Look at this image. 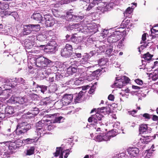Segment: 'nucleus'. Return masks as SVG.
<instances>
[{"label": "nucleus", "mask_w": 158, "mask_h": 158, "mask_svg": "<svg viewBox=\"0 0 158 158\" xmlns=\"http://www.w3.org/2000/svg\"><path fill=\"white\" fill-rule=\"evenodd\" d=\"M98 110L97 112L95 114L91 115L89 118L88 121L89 123H94L99 126V125H103V124L102 123V121L104 118V116L101 114V113H105V114H108L110 112L109 109L105 107L98 108Z\"/></svg>", "instance_id": "nucleus-1"}, {"label": "nucleus", "mask_w": 158, "mask_h": 158, "mask_svg": "<svg viewBox=\"0 0 158 158\" xmlns=\"http://www.w3.org/2000/svg\"><path fill=\"white\" fill-rule=\"evenodd\" d=\"M31 127V125L26 122L19 123L17 125L16 129L14 132L16 135L15 136H21L23 135L29 130Z\"/></svg>", "instance_id": "nucleus-2"}, {"label": "nucleus", "mask_w": 158, "mask_h": 158, "mask_svg": "<svg viewBox=\"0 0 158 158\" xmlns=\"http://www.w3.org/2000/svg\"><path fill=\"white\" fill-rule=\"evenodd\" d=\"M23 32L24 35H27L30 34L32 30H38L40 29V26L39 24H28L23 26Z\"/></svg>", "instance_id": "nucleus-3"}, {"label": "nucleus", "mask_w": 158, "mask_h": 158, "mask_svg": "<svg viewBox=\"0 0 158 158\" xmlns=\"http://www.w3.org/2000/svg\"><path fill=\"white\" fill-rule=\"evenodd\" d=\"M73 47L71 45L67 44L65 47L61 51V56L65 57H69L72 55Z\"/></svg>", "instance_id": "nucleus-4"}, {"label": "nucleus", "mask_w": 158, "mask_h": 158, "mask_svg": "<svg viewBox=\"0 0 158 158\" xmlns=\"http://www.w3.org/2000/svg\"><path fill=\"white\" fill-rule=\"evenodd\" d=\"M42 121L39 122L36 125V129L35 131V133L37 134L38 136H39V137L42 136L44 134H48L46 132V129H45L44 127H42L43 123H42Z\"/></svg>", "instance_id": "nucleus-5"}, {"label": "nucleus", "mask_w": 158, "mask_h": 158, "mask_svg": "<svg viewBox=\"0 0 158 158\" xmlns=\"http://www.w3.org/2000/svg\"><path fill=\"white\" fill-rule=\"evenodd\" d=\"M69 149L63 151V149L62 148H57L56 152L54 153V155L55 156H57L59 155V158H63V155L64 154H65L64 157L67 158L69 154Z\"/></svg>", "instance_id": "nucleus-6"}, {"label": "nucleus", "mask_w": 158, "mask_h": 158, "mask_svg": "<svg viewBox=\"0 0 158 158\" xmlns=\"http://www.w3.org/2000/svg\"><path fill=\"white\" fill-rule=\"evenodd\" d=\"M122 37V35L121 34H119L118 32H115L108 37L107 41L110 43L115 42L121 39Z\"/></svg>", "instance_id": "nucleus-7"}, {"label": "nucleus", "mask_w": 158, "mask_h": 158, "mask_svg": "<svg viewBox=\"0 0 158 158\" xmlns=\"http://www.w3.org/2000/svg\"><path fill=\"white\" fill-rule=\"evenodd\" d=\"M44 19L45 20V24L47 27H51L55 23L56 21L54 19L49 15H44Z\"/></svg>", "instance_id": "nucleus-8"}, {"label": "nucleus", "mask_w": 158, "mask_h": 158, "mask_svg": "<svg viewBox=\"0 0 158 158\" xmlns=\"http://www.w3.org/2000/svg\"><path fill=\"white\" fill-rule=\"evenodd\" d=\"M73 99V95L71 94H64L61 100L64 102V105H67L70 103Z\"/></svg>", "instance_id": "nucleus-9"}, {"label": "nucleus", "mask_w": 158, "mask_h": 158, "mask_svg": "<svg viewBox=\"0 0 158 158\" xmlns=\"http://www.w3.org/2000/svg\"><path fill=\"white\" fill-rule=\"evenodd\" d=\"M87 54H85L83 56L81 60L79 62L75 61L74 62V64H75L77 66H79L80 65H84L88 63V60L89 58Z\"/></svg>", "instance_id": "nucleus-10"}, {"label": "nucleus", "mask_w": 158, "mask_h": 158, "mask_svg": "<svg viewBox=\"0 0 158 158\" xmlns=\"http://www.w3.org/2000/svg\"><path fill=\"white\" fill-rule=\"evenodd\" d=\"M152 56L153 55H151L148 52L147 53L144 54L143 56V58L145 60H142V66H143V67H141V66H142L140 65L139 66V69H145V64H143V62H145V61H149L150 60H151Z\"/></svg>", "instance_id": "nucleus-11"}, {"label": "nucleus", "mask_w": 158, "mask_h": 158, "mask_svg": "<svg viewBox=\"0 0 158 158\" xmlns=\"http://www.w3.org/2000/svg\"><path fill=\"white\" fill-rule=\"evenodd\" d=\"M38 60V62L44 61V64H42V66H44V68L48 66H50L52 64V61L42 56H41V58Z\"/></svg>", "instance_id": "nucleus-12"}, {"label": "nucleus", "mask_w": 158, "mask_h": 158, "mask_svg": "<svg viewBox=\"0 0 158 158\" xmlns=\"http://www.w3.org/2000/svg\"><path fill=\"white\" fill-rule=\"evenodd\" d=\"M71 28H73L72 30H73L75 31L83 32L85 31L83 27L81 24L79 23L73 25Z\"/></svg>", "instance_id": "nucleus-13"}, {"label": "nucleus", "mask_w": 158, "mask_h": 158, "mask_svg": "<svg viewBox=\"0 0 158 158\" xmlns=\"http://www.w3.org/2000/svg\"><path fill=\"white\" fill-rule=\"evenodd\" d=\"M127 152L131 156L134 157L137 156L139 150L137 148H129L127 150Z\"/></svg>", "instance_id": "nucleus-14"}, {"label": "nucleus", "mask_w": 158, "mask_h": 158, "mask_svg": "<svg viewBox=\"0 0 158 158\" xmlns=\"http://www.w3.org/2000/svg\"><path fill=\"white\" fill-rule=\"evenodd\" d=\"M106 47H107V49L106 51V53L108 55H109L113 50V46L112 44H110L108 45H104L100 46L98 47H97L98 48H100V49H105Z\"/></svg>", "instance_id": "nucleus-15"}, {"label": "nucleus", "mask_w": 158, "mask_h": 158, "mask_svg": "<svg viewBox=\"0 0 158 158\" xmlns=\"http://www.w3.org/2000/svg\"><path fill=\"white\" fill-rule=\"evenodd\" d=\"M58 114H52L51 116V117H53V118H54L53 120H52L51 123H60L63 122L64 119V118L62 116L57 117V115Z\"/></svg>", "instance_id": "nucleus-16"}, {"label": "nucleus", "mask_w": 158, "mask_h": 158, "mask_svg": "<svg viewBox=\"0 0 158 158\" xmlns=\"http://www.w3.org/2000/svg\"><path fill=\"white\" fill-rule=\"evenodd\" d=\"M122 80L121 78L116 77V80L114 85L117 88H120L123 86L125 85V83L122 81Z\"/></svg>", "instance_id": "nucleus-17"}, {"label": "nucleus", "mask_w": 158, "mask_h": 158, "mask_svg": "<svg viewBox=\"0 0 158 158\" xmlns=\"http://www.w3.org/2000/svg\"><path fill=\"white\" fill-rule=\"evenodd\" d=\"M31 18L40 22L41 21L44 20V18L42 17V15L39 13H34L31 16Z\"/></svg>", "instance_id": "nucleus-18"}, {"label": "nucleus", "mask_w": 158, "mask_h": 158, "mask_svg": "<svg viewBox=\"0 0 158 158\" xmlns=\"http://www.w3.org/2000/svg\"><path fill=\"white\" fill-rule=\"evenodd\" d=\"M5 112L6 116H9V115L12 114L14 113V110L12 107L8 106L6 107Z\"/></svg>", "instance_id": "nucleus-19"}, {"label": "nucleus", "mask_w": 158, "mask_h": 158, "mask_svg": "<svg viewBox=\"0 0 158 158\" xmlns=\"http://www.w3.org/2000/svg\"><path fill=\"white\" fill-rule=\"evenodd\" d=\"M84 17V14L81 15L80 14L77 15H74L73 19V21L75 22H79L82 20Z\"/></svg>", "instance_id": "nucleus-20"}, {"label": "nucleus", "mask_w": 158, "mask_h": 158, "mask_svg": "<svg viewBox=\"0 0 158 158\" xmlns=\"http://www.w3.org/2000/svg\"><path fill=\"white\" fill-rule=\"evenodd\" d=\"M0 82H2V83H9V86H11V87H14V85H13L12 82L13 81H13L12 79H7L6 78H2L0 77Z\"/></svg>", "instance_id": "nucleus-21"}, {"label": "nucleus", "mask_w": 158, "mask_h": 158, "mask_svg": "<svg viewBox=\"0 0 158 158\" xmlns=\"http://www.w3.org/2000/svg\"><path fill=\"white\" fill-rule=\"evenodd\" d=\"M81 37H77L74 35H73L70 38V41L76 43H80L82 40Z\"/></svg>", "instance_id": "nucleus-22"}, {"label": "nucleus", "mask_w": 158, "mask_h": 158, "mask_svg": "<svg viewBox=\"0 0 158 158\" xmlns=\"http://www.w3.org/2000/svg\"><path fill=\"white\" fill-rule=\"evenodd\" d=\"M147 125L145 124H142L140 126L139 130L140 134L146 133L148 131Z\"/></svg>", "instance_id": "nucleus-23"}, {"label": "nucleus", "mask_w": 158, "mask_h": 158, "mask_svg": "<svg viewBox=\"0 0 158 158\" xmlns=\"http://www.w3.org/2000/svg\"><path fill=\"white\" fill-rule=\"evenodd\" d=\"M35 87L37 88L38 91H41L43 94L47 91V87L45 85H37Z\"/></svg>", "instance_id": "nucleus-24"}, {"label": "nucleus", "mask_w": 158, "mask_h": 158, "mask_svg": "<svg viewBox=\"0 0 158 158\" xmlns=\"http://www.w3.org/2000/svg\"><path fill=\"white\" fill-rule=\"evenodd\" d=\"M25 98L24 97H15L14 98V100L16 103L20 104H22L25 102Z\"/></svg>", "instance_id": "nucleus-25"}, {"label": "nucleus", "mask_w": 158, "mask_h": 158, "mask_svg": "<svg viewBox=\"0 0 158 158\" xmlns=\"http://www.w3.org/2000/svg\"><path fill=\"white\" fill-rule=\"evenodd\" d=\"M35 148L34 146H31L28 147L26 151V155H31L34 153Z\"/></svg>", "instance_id": "nucleus-26"}, {"label": "nucleus", "mask_w": 158, "mask_h": 158, "mask_svg": "<svg viewBox=\"0 0 158 158\" xmlns=\"http://www.w3.org/2000/svg\"><path fill=\"white\" fill-rule=\"evenodd\" d=\"M133 5L131 7H129L126 10L125 12L126 14H131L133 10V9L136 6L137 3H131Z\"/></svg>", "instance_id": "nucleus-27"}, {"label": "nucleus", "mask_w": 158, "mask_h": 158, "mask_svg": "<svg viewBox=\"0 0 158 158\" xmlns=\"http://www.w3.org/2000/svg\"><path fill=\"white\" fill-rule=\"evenodd\" d=\"M54 105L55 107L57 109H60L63 106H65L64 102L61 100L60 101H58L56 102Z\"/></svg>", "instance_id": "nucleus-28"}, {"label": "nucleus", "mask_w": 158, "mask_h": 158, "mask_svg": "<svg viewBox=\"0 0 158 158\" xmlns=\"http://www.w3.org/2000/svg\"><path fill=\"white\" fill-rule=\"evenodd\" d=\"M57 90L56 85L55 84L50 85L49 86V90L50 92H54Z\"/></svg>", "instance_id": "nucleus-29"}, {"label": "nucleus", "mask_w": 158, "mask_h": 158, "mask_svg": "<svg viewBox=\"0 0 158 158\" xmlns=\"http://www.w3.org/2000/svg\"><path fill=\"white\" fill-rule=\"evenodd\" d=\"M36 137H35L34 139L27 138L25 139H23L22 142L24 143L25 144H28L33 143L35 141V139Z\"/></svg>", "instance_id": "nucleus-30"}, {"label": "nucleus", "mask_w": 158, "mask_h": 158, "mask_svg": "<svg viewBox=\"0 0 158 158\" xmlns=\"http://www.w3.org/2000/svg\"><path fill=\"white\" fill-rule=\"evenodd\" d=\"M154 151V150L153 149L151 150V149L146 150L145 153H147V154L145 158H152V152Z\"/></svg>", "instance_id": "nucleus-31"}, {"label": "nucleus", "mask_w": 158, "mask_h": 158, "mask_svg": "<svg viewBox=\"0 0 158 158\" xmlns=\"http://www.w3.org/2000/svg\"><path fill=\"white\" fill-rule=\"evenodd\" d=\"M94 6V4L92 2L89 5H86L83 6V8L85 10L89 11L91 10Z\"/></svg>", "instance_id": "nucleus-32"}, {"label": "nucleus", "mask_w": 158, "mask_h": 158, "mask_svg": "<svg viewBox=\"0 0 158 158\" xmlns=\"http://www.w3.org/2000/svg\"><path fill=\"white\" fill-rule=\"evenodd\" d=\"M74 15L72 14L71 12L67 13L65 19L67 20L73 21Z\"/></svg>", "instance_id": "nucleus-33"}, {"label": "nucleus", "mask_w": 158, "mask_h": 158, "mask_svg": "<svg viewBox=\"0 0 158 158\" xmlns=\"http://www.w3.org/2000/svg\"><path fill=\"white\" fill-rule=\"evenodd\" d=\"M103 134L102 133H100L99 134L97 135L95 138V140L98 142H101L103 141Z\"/></svg>", "instance_id": "nucleus-34"}, {"label": "nucleus", "mask_w": 158, "mask_h": 158, "mask_svg": "<svg viewBox=\"0 0 158 158\" xmlns=\"http://www.w3.org/2000/svg\"><path fill=\"white\" fill-rule=\"evenodd\" d=\"M84 92L83 91H80L78 94L77 95L76 97L75 100L76 102H78V101L81 100V98L83 95Z\"/></svg>", "instance_id": "nucleus-35"}, {"label": "nucleus", "mask_w": 158, "mask_h": 158, "mask_svg": "<svg viewBox=\"0 0 158 158\" xmlns=\"http://www.w3.org/2000/svg\"><path fill=\"white\" fill-rule=\"evenodd\" d=\"M74 85H79L83 83V79L80 78H76L74 79Z\"/></svg>", "instance_id": "nucleus-36"}, {"label": "nucleus", "mask_w": 158, "mask_h": 158, "mask_svg": "<svg viewBox=\"0 0 158 158\" xmlns=\"http://www.w3.org/2000/svg\"><path fill=\"white\" fill-rule=\"evenodd\" d=\"M74 82V79H71L70 80L67 82L66 84L68 85V87L73 88L75 87Z\"/></svg>", "instance_id": "nucleus-37"}, {"label": "nucleus", "mask_w": 158, "mask_h": 158, "mask_svg": "<svg viewBox=\"0 0 158 158\" xmlns=\"http://www.w3.org/2000/svg\"><path fill=\"white\" fill-rule=\"evenodd\" d=\"M103 134V141H108L110 139V133H104Z\"/></svg>", "instance_id": "nucleus-38"}, {"label": "nucleus", "mask_w": 158, "mask_h": 158, "mask_svg": "<svg viewBox=\"0 0 158 158\" xmlns=\"http://www.w3.org/2000/svg\"><path fill=\"white\" fill-rule=\"evenodd\" d=\"M41 58V56L39 57H38L36 59V66L39 68H44V66H42V64H44V61L41 62H38V60H39V59H40Z\"/></svg>", "instance_id": "nucleus-39"}, {"label": "nucleus", "mask_w": 158, "mask_h": 158, "mask_svg": "<svg viewBox=\"0 0 158 158\" xmlns=\"http://www.w3.org/2000/svg\"><path fill=\"white\" fill-rule=\"evenodd\" d=\"M52 123H51V124L49 125H48L46 124H43V126H44V127L45 129L46 130L47 129L48 130H51L53 129L55 127V126H54L53 125H52Z\"/></svg>", "instance_id": "nucleus-40"}, {"label": "nucleus", "mask_w": 158, "mask_h": 158, "mask_svg": "<svg viewBox=\"0 0 158 158\" xmlns=\"http://www.w3.org/2000/svg\"><path fill=\"white\" fill-rule=\"evenodd\" d=\"M39 113V111L37 110H31L27 113V114L28 115L31 114L30 117H33L34 116L37 114Z\"/></svg>", "instance_id": "nucleus-41"}, {"label": "nucleus", "mask_w": 158, "mask_h": 158, "mask_svg": "<svg viewBox=\"0 0 158 158\" xmlns=\"http://www.w3.org/2000/svg\"><path fill=\"white\" fill-rule=\"evenodd\" d=\"M46 38L45 34H41L37 35V39L40 41H43L45 40Z\"/></svg>", "instance_id": "nucleus-42"}, {"label": "nucleus", "mask_w": 158, "mask_h": 158, "mask_svg": "<svg viewBox=\"0 0 158 158\" xmlns=\"http://www.w3.org/2000/svg\"><path fill=\"white\" fill-rule=\"evenodd\" d=\"M55 42L52 41L50 42L49 43L47 44V48L49 49H54L56 47V46L55 45Z\"/></svg>", "instance_id": "nucleus-43"}, {"label": "nucleus", "mask_w": 158, "mask_h": 158, "mask_svg": "<svg viewBox=\"0 0 158 158\" xmlns=\"http://www.w3.org/2000/svg\"><path fill=\"white\" fill-rule=\"evenodd\" d=\"M9 5L7 3H1L0 6V8L2 10H6L9 8Z\"/></svg>", "instance_id": "nucleus-44"}, {"label": "nucleus", "mask_w": 158, "mask_h": 158, "mask_svg": "<svg viewBox=\"0 0 158 158\" xmlns=\"http://www.w3.org/2000/svg\"><path fill=\"white\" fill-rule=\"evenodd\" d=\"M108 133H110V137L111 138L116 136L118 132V131L115 129L112 130L111 131H109Z\"/></svg>", "instance_id": "nucleus-45"}, {"label": "nucleus", "mask_w": 158, "mask_h": 158, "mask_svg": "<svg viewBox=\"0 0 158 158\" xmlns=\"http://www.w3.org/2000/svg\"><path fill=\"white\" fill-rule=\"evenodd\" d=\"M88 74L87 72H83L81 73L80 78L82 79L83 81L85 80Z\"/></svg>", "instance_id": "nucleus-46"}, {"label": "nucleus", "mask_w": 158, "mask_h": 158, "mask_svg": "<svg viewBox=\"0 0 158 158\" xmlns=\"http://www.w3.org/2000/svg\"><path fill=\"white\" fill-rule=\"evenodd\" d=\"M68 70L70 72V73L72 74L73 73H76L77 71V68L76 67H70L68 69Z\"/></svg>", "instance_id": "nucleus-47"}, {"label": "nucleus", "mask_w": 158, "mask_h": 158, "mask_svg": "<svg viewBox=\"0 0 158 158\" xmlns=\"http://www.w3.org/2000/svg\"><path fill=\"white\" fill-rule=\"evenodd\" d=\"M121 78L122 80V81H123V82L125 83V85L127 83H128L130 81V79L126 76H124Z\"/></svg>", "instance_id": "nucleus-48"}, {"label": "nucleus", "mask_w": 158, "mask_h": 158, "mask_svg": "<svg viewBox=\"0 0 158 158\" xmlns=\"http://www.w3.org/2000/svg\"><path fill=\"white\" fill-rule=\"evenodd\" d=\"M14 81H13L12 82V84L13 85H15V84H14V82L16 81L15 82V83L16 82H18L19 83H25V81L22 78H18V79H17L16 78L15 79V80Z\"/></svg>", "instance_id": "nucleus-49"}, {"label": "nucleus", "mask_w": 158, "mask_h": 158, "mask_svg": "<svg viewBox=\"0 0 158 158\" xmlns=\"http://www.w3.org/2000/svg\"><path fill=\"white\" fill-rule=\"evenodd\" d=\"M124 41V38H123L119 42L118 45V47L119 48H121L123 46L124 44H123V42Z\"/></svg>", "instance_id": "nucleus-50"}, {"label": "nucleus", "mask_w": 158, "mask_h": 158, "mask_svg": "<svg viewBox=\"0 0 158 158\" xmlns=\"http://www.w3.org/2000/svg\"><path fill=\"white\" fill-rule=\"evenodd\" d=\"M144 43V44L143 45H142L141 46L140 48H139V52L140 51V48H141L142 50L144 48L147 47L148 46V44H149V43L148 42V43Z\"/></svg>", "instance_id": "nucleus-51"}, {"label": "nucleus", "mask_w": 158, "mask_h": 158, "mask_svg": "<svg viewBox=\"0 0 158 158\" xmlns=\"http://www.w3.org/2000/svg\"><path fill=\"white\" fill-rule=\"evenodd\" d=\"M142 40L141 42V43H147L146 42L145 40L146 39V33L143 34L142 36Z\"/></svg>", "instance_id": "nucleus-52"}, {"label": "nucleus", "mask_w": 158, "mask_h": 158, "mask_svg": "<svg viewBox=\"0 0 158 158\" xmlns=\"http://www.w3.org/2000/svg\"><path fill=\"white\" fill-rule=\"evenodd\" d=\"M89 75L88 74L85 80H87L89 81H91L94 79V76H93Z\"/></svg>", "instance_id": "nucleus-53"}, {"label": "nucleus", "mask_w": 158, "mask_h": 158, "mask_svg": "<svg viewBox=\"0 0 158 158\" xmlns=\"http://www.w3.org/2000/svg\"><path fill=\"white\" fill-rule=\"evenodd\" d=\"M109 33L108 30H104L102 32V36H103V37H106L107 35Z\"/></svg>", "instance_id": "nucleus-54"}, {"label": "nucleus", "mask_w": 158, "mask_h": 158, "mask_svg": "<svg viewBox=\"0 0 158 158\" xmlns=\"http://www.w3.org/2000/svg\"><path fill=\"white\" fill-rule=\"evenodd\" d=\"M96 52L95 51H91L89 54H87L89 57L90 58L91 56H93L94 55H95Z\"/></svg>", "instance_id": "nucleus-55"}, {"label": "nucleus", "mask_w": 158, "mask_h": 158, "mask_svg": "<svg viewBox=\"0 0 158 158\" xmlns=\"http://www.w3.org/2000/svg\"><path fill=\"white\" fill-rule=\"evenodd\" d=\"M137 112V110H133L132 111H128L127 112V114H128L132 115H133V114H134L136 113Z\"/></svg>", "instance_id": "nucleus-56"}, {"label": "nucleus", "mask_w": 158, "mask_h": 158, "mask_svg": "<svg viewBox=\"0 0 158 158\" xmlns=\"http://www.w3.org/2000/svg\"><path fill=\"white\" fill-rule=\"evenodd\" d=\"M151 115L148 113H145L143 115V116L146 119H149L151 118Z\"/></svg>", "instance_id": "nucleus-57"}, {"label": "nucleus", "mask_w": 158, "mask_h": 158, "mask_svg": "<svg viewBox=\"0 0 158 158\" xmlns=\"http://www.w3.org/2000/svg\"><path fill=\"white\" fill-rule=\"evenodd\" d=\"M6 115V114L5 113L4 114L3 113L0 112V120H2L4 118Z\"/></svg>", "instance_id": "nucleus-58"}, {"label": "nucleus", "mask_w": 158, "mask_h": 158, "mask_svg": "<svg viewBox=\"0 0 158 158\" xmlns=\"http://www.w3.org/2000/svg\"><path fill=\"white\" fill-rule=\"evenodd\" d=\"M135 82L139 85H142L143 84L142 81L139 79H137L135 81Z\"/></svg>", "instance_id": "nucleus-59"}, {"label": "nucleus", "mask_w": 158, "mask_h": 158, "mask_svg": "<svg viewBox=\"0 0 158 158\" xmlns=\"http://www.w3.org/2000/svg\"><path fill=\"white\" fill-rule=\"evenodd\" d=\"M152 78L153 81H156L158 79V74L156 73H155L152 76Z\"/></svg>", "instance_id": "nucleus-60"}, {"label": "nucleus", "mask_w": 158, "mask_h": 158, "mask_svg": "<svg viewBox=\"0 0 158 158\" xmlns=\"http://www.w3.org/2000/svg\"><path fill=\"white\" fill-rule=\"evenodd\" d=\"M151 31L152 33H155V35H158V30L152 29L151 30Z\"/></svg>", "instance_id": "nucleus-61"}, {"label": "nucleus", "mask_w": 158, "mask_h": 158, "mask_svg": "<svg viewBox=\"0 0 158 158\" xmlns=\"http://www.w3.org/2000/svg\"><path fill=\"white\" fill-rule=\"evenodd\" d=\"M108 99L110 100L113 101L114 99V95L112 94H110L108 97Z\"/></svg>", "instance_id": "nucleus-62"}, {"label": "nucleus", "mask_w": 158, "mask_h": 158, "mask_svg": "<svg viewBox=\"0 0 158 158\" xmlns=\"http://www.w3.org/2000/svg\"><path fill=\"white\" fill-rule=\"evenodd\" d=\"M101 2V0H94L93 3L94 4H98V2L100 3Z\"/></svg>", "instance_id": "nucleus-63"}, {"label": "nucleus", "mask_w": 158, "mask_h": 158, "mask_svg": "<svg viewBox=\"0 0 158 158\" xmlns=\"http://www.w3.org/2000/svg\"><path fill=\"white\" fill-rule=\"evenodd\" d=\"M152 119L154 121H157L158 120V117L156 115H153Z\"/></svg>", "instance_id": "nucleus-64"}]
</instances>
